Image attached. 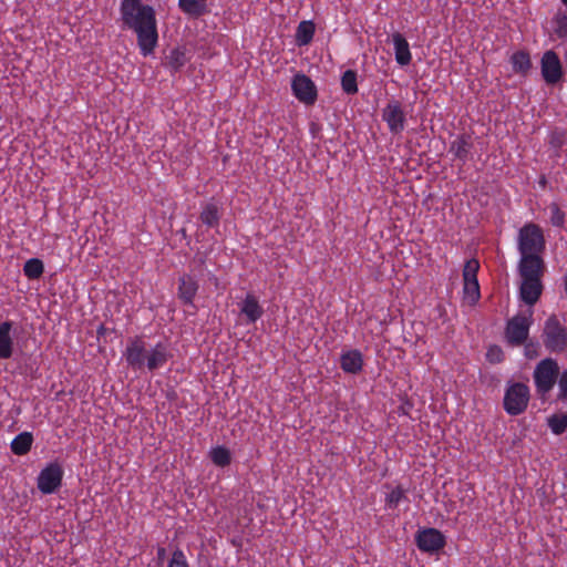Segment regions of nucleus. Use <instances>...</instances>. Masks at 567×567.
Instances as JSON below:
<instances>
[{
    "mask_svg": "<svg viewBox=\"0 0 567 567\" xmlns=\"http://www.w3.org/2000/svg\"><path fill=\"white\" fill-rule=\"evenodd\" d=\"M122 28L136 34L142 55L154 53L158 43L156 12L142 0H122L120 6Z\"/></svg>",
    "mask_w": 567,
    "mask_h": 567,
    "instance_id": "f257e3e1",
    "label": "nucleus"
},
{
    "mask_svg": "<svg viewBox=\"0 0 567 567\" xmlns=\"http://www.w3.org/2000/svg\"><path fill=\"white\" fill-rule=\"evenodd\" d=\"M520 259L518 265H529V261L545 265L540 254L545 250L546 241L542 228L534 223L525 224L518 231L517 238Z\"/></svg>",
    "mask_w": 567,
    "mask_h": 567,
    "instance_id": "f03ea898",
    "label": "nucleus"
},
{
    "mask_svg": "<svg viewBox=\"0 0 567 567\" xmlns=\"http://www.w3.org/2000/svg\"><path fill=\"white\" fill-rule=\"evenodd\" d=\"M530 260L529 265H518L520 277L519 297L527 306L533 307L540 298L544 285L542 278L546 271V265L535 264Z\"/></svg>",
    "mask_w": 567,
    "mask_h": 567,
    "instance_id": "7ed1b4c3",
    "label": "nucleus"
},
{
    "mask_svg": "<svg viewBox=\"0 0 567 567\" xmlns=\"http://www.w3.org/2000/svg\"><path fill=\"white\" fill-rule=\"evenodd\" d=\"M530 392L528 385L522 382L509 383L505 390L503 408L512 416L524 413L528 406Z\"/></svg>",
    "mask_w": 567,
    "mask_h": 567,
    "instance_id": "20e7f679",
    "label": "nucleus"
},
{
    "mask_svg": "<svg viewBox=\"0 0 567 567\" xmlns=\"http://www.w3.org/2000/svg\"><path fill=\"white\" fill-rule=\"evenodd\" d=\"M543 341L550 352L560 353L567 349V329L560 323L557 316L551 315L545 321Z\"/></svg>",
    "mask_w": 567,
    "mask_h": 567,
    "instance_id": "39448f33",
    "label": "nucleus"
},
{
    "mask_svg": "<svg viewBox=\"0 0 567 567\" xmlns=\"http://www.w3.org/2000/svg\"><path fill=\"white\" fill-rule=\"evenodd\" d=\"M559 375L558 363L550 358L542 360L534 370V382L537 393L547 394L555 385Z\"/></svg>",
    "mask_w": 567,
    "mask_h": 567,
    "instance_id": "423d86ee",
    "label": "nucleus"
},
{
    "mask_svg": "<svg viewBox=\"0 0 567 567\" xmlns=\"http://www.w3.org/2000/svg\"><path fill=\"white\" fill-rule=\"evenodd\" d=\"M480 270V262L477 259H468L463 268V299L468 305H475L481 298L480 284L477 272Z\"/></svg>",
    "mask_w": 567,
    "mask_h": 567,
    "instance_id": "0eeeda50",
    "label": "nucleus"
},
{
    "mask_svg": "<svg viewBox=\"0 0 567 567\" xmlns=\"http://www.w3.org/2000/svg\"><path fill=\"white\" fill-rule=\"evenodd\" d=\"M533 311L527 315L518 313L507 321L505 336L511 346H522L528 338Z\"/></svg>",
    "mask_w": 567,
    "mask_h": 567,
    "instance_id": "6e6552de",
    "label": "nucleus"
},
{
    "mask_svg": "<svg viewBox=\"0 0 567 567\" xmlns=\"http://www.w3.org/2000/svg\"><path fill=\"white\" fill-rule=\"evenodd\" d=\"M381 116L392 134L396 135L404 131L406 115L400 101L390 100L382 110Z\"/></svg>",
    "mask_w": 567,
    "mask_h": 567,
    "instance_id": "1a4fd4ad",
    "label": "nucleus"
},
{
    "mask_svg": "<svg viewBox=\"0 0 567 567\" xmlns=\"http://www.w3.org/2000/svg\"><path fill=\"white\" fill-rule=\"evenodd\" d=\"M62 478V466L56 462L50 463L38 476V488L43 494H52L61 486Z\"/></svg>",
    "mask_w": 567,
    "mask_h": 567,
    "instance_id": "9d476101",
    "label": "nucleus"
},
{
    "mask_svg": "<svg viewBox=\"0 0 567 567\" xmlns=\"http://www.w3.org/2000/svg\"><path fill=\"white\" fill-rule=\"evenodd\" d=\"M415 543L421 551L432 554L443 549L446 545V539L442 532L429 527L417 530Z\"/></svg>",
    "mask_w": 567,
    "mask_h": 567,
    "instance_id": "9b49d317",
    "label": "nucleus"
},
{
    "mask_svg": "<svg viewBox=\"0 0 567 567\" xmlns=\"http://www.w3.org/2000/svg\"><path fill=\"white\" fill-rule=\"evenodd\" d=\"M540 71L544 81L547 84L554 85L563 78V66L558 54L553 51H546L540 60Z\"/></svg>",
    "mask_w": 567,
    "mask_h": 567,
    "instance_id": "f8f14e48",
    "label": "nucleus"
},
{
    "mask_svg": "<svg viewBox=\"0 0 567 567\" xmlns=\"http://www.w3.org/2000/svg\"><path fill=\"white\" fill-rule=\"evenodd\" d=\"M146 353L145 342L141 337L128 339L124 352V358L128 367L134 370H142L145 367Z\"/></svg>",
    "mask_w": 567,
    "mask_h": 567,
    "instance_id": "ddd939ff",
    "label": "nucleus"
},
{
    "mask_svg": "<svg viewBox=\"0 0 567 567\" xmlns=\"http://www.w3.org/2000/svg\"><path fill=\"white\" fill-rule=\"evenodd\" d=\"M292 91L296 97L306 103L313 104L317 100V87L305 74H297L292 80Z\"/></svg>",
    "mask_w": 567,
    "mask_h": 567,
    "instance_id": "4468645a",
    "label": "nucleus"
},
{
    "mask_svg": "<svg viewBox=\"0 0 567 567\" xmlns=\"http://www.w3.org/2000/svg\"><path fill=\"white\" fill-rule=\"evenodd\" d=\"M172 357L167 344L158 342L146 353L145 367L153 372L164 367Z\"/></svg>",
    "mask_w": 567,
    "mask_h": 567,
    "instance_id": "2eb2a0df",
    "label": "nucleus"
},
{
    "mask_svg": "<svg viewBox=\"0 0 567 567\" xmlns=\"http://www.w3.org/2000/svg\"><path fill=\"white\" fill-rule=\"evenodd\" d=\"M198 288L197 280L185 274L178 279L177 297L184 306H193Z\"/></svg>",
    "mask_w": 567,
    "mask_h": 567,
    "instance_id": "dca6fc26",
    "label": "nucleus"
},
{
    "mask_svg": "<svg viewBox=\"0 0 567 567\" xmlns=\"http://www.w3.org/2000/svg\"><path fill=\"white\" fill-rule=\"evenodd\" d=\"M223 216L221 206L212 199L206 203L199 214L200 221L209 228L218 227Z\"/></svg>",
    "mask_w": 567,
    "mask_h": 567,
    "instance_id": "f3484780",
    "label": "nucleus"
},
{
    "mask_svg": "<svg viewBox=\"0 0 567 567\" xmlns=\"http://www.w3.org/2000/svg\"><path fill=\"white\" fill-rule=\"evenodd\" d=\"M392 42L394 47L395 61L401 66H405L411 63L412 54L410 45L406 39L400 32L392 34Z\"/></svg>",
    "mask_w": 567,
    "mask_h": 567,
    "instance_id": "a211bd4d",
    "label": "nucleus"
},
{
    "mask_svg": "<svg viewBox=\"0 0 567 567\" xmlns=\"http://www.w3.org/2000/svg\"><path fill=\"white\" fill-rule=\"evenodd\" d=\"M341 369L349 374H358L363 368V357L359 350H349L340 358Z\"/></svg>",
    "mask_w": 567,
    "mask_h": 567,
    "instance_id": "6ab92c4d",
    "label": "nucleus"
},
{
    "mask_svg": "<svg viewBox=\"0 0 567 567\" xmlns=\"http://www.w3.org/2000/svg\"><path fill=\"white\" fill-rule=\"evenodd\" d=\"M240 312L246 317L248 323H255L264 315V309L252 293H247L240 303Z\"/></svg>",
    "mask_w": 567,
    "mask_h": 567,
    "instance_id": "aec40b11",
    "label": "nucleus"
},
{
    "mask_svg": "<svg viewBox=\"0 0 567 567\" xmlns=\"http://www.w3.org/2000/svg\"><path fill=\"white\" fill-rule=\"evenodd\" d=\"M12 328V321H3L0 323V359H9L13 354Z\"/></svg>",
    "mask_w": 567,
    "mask_h": 567,
    "instance_id": "412c9836",
    "label": "nucleus"
},
{
    "mask_svg": "<svg viewBox=\"0 0 567 567\" xmlns=\"http://www.w3.org/2000/svg\"><path fill=\"white\" fill-rule=\"evenodd\" d=\"M473 147L472 138L467 134L458 135L451 142L450 152L460 161L465 163Z\"/></svg>",
    "mask_w": 567,
    "mask_h": 567,
    "instance_id": "4be33fe9",
    "label": "nucleus"
},
{
    "mask_svg": "<svg viewBox=\"0 0 567 567\" xmlns=\"http://www.w3.org/2000/svg\"><path fill=\"white\" fill-rule=\"evenodd\" d=\"M188 58L186 55V49L182 47L174 48L169 51L166 56V66L171 69L173 73L179 72L182 68L187 63Z\"/></svg>",
    "mask_w": 567,
    "mask_h": 567,
    "instance_id": "5701e85b",
    "label": "nucleus"
},
{
    "mask_svg": "<svg viewBox=\"0 0 567 567\" xmlns=\"http://www.w3.org/2000/svg\"><path fill=\"white\" fill-rule=\"evenodd\" d=\"M178 8L193 18H199L207 13V6L203 0H178Z\"/></svg>",
    "mask_w": 567,
    "mask_h": 567,
    "instance_id": "b1692460",
    "label": "nucleus"
},
{
    "mask_svg": "<svg viewBox=\"0 0 567 567\" xmlns=\"http://www.w3.org/2000/svg\"><path fill=\"white\" fill-rule=\"evenodd\" d=\"M33 435L30 432H22L18 434L11 442V451L16 455H25L32 446Z\"/></svg>",
    "mask_w": 567,
    "mask_h": 567,
    "instance_id": "393cba45",
    "label": "nucleus"
},
{
    "mask_svg": "<svg viewBox=\"0 0 567 567\" xmlns=\"http://www.w3.org/2000/svg\"><path fill=\"white\" fill-rule=\"evenodd\" d=\"M513 71L519 74H527L532 68L530 56L526 51H517L511 56Z\"/></svg>",
    "mask_w": 567,
    "mask_h": 567,
    "instance_id": "a878e982",
    "label": "nucleus"
},
{
    "mask_svg": "<svg viewBox=\"0 0 567 567\" xmlns=\"http://www.w3.org/2000/svg\"><path fill=\"white\" fill-rule=\"evenodd\" d=\"M548 144L555 152V156H560L563 147L567 144V133L565 130L555 128L548 135Z\"/></svg>",
    "mask_w": 567,
    "mask_h": 567,
    "instance_id": "bb28decb",
    "label": "nucleus"
},
{
    "mask_svg": "<svg viewBox=\"0 0 567 567\" xmlns=\"http://www.w3.org/2000/svg\"><path fill=\"white\" fill-rule=\"evenodd\" d=\"M315 24L311 21H302L299 23L296 32V42L298 45L308 44L313 37Z\"/></svg>",
    "mask_w": 567,
    "mask_h": 567,
    "instance_id": "cd10ccee",
    "label": "nucleus"
},
{
    "mask_svg": "<svg viewBox=\"0 0 567 567\" xmlns=\"http://www.w3.org/2000/svg\"><path fill=\"white\" fill-rule=\"evenodd\" d=\"M212 462L219 467H226L231 463L230 451L224 446H217L209 452Z\"/></svg>",
    "mask_w": 567,
    "mask_h": 567,
    "instance_id": "c85d7f7f",
    "label": "nucleus"
},
{
    "mask_svg": "<svg viewBox=\"0 0 567 567\" xmlns=\"http://www.w3.org/2000/svg\"><path fill=\"white\" fill-rule=\"evenodd\" d=\"M403 501H408L406 489L398 485L390 491V493L385 496V507L390 509H394L399 506V504Z\"/></svg>",
    "mask_w": 567,
    "mask_h": 567,
    "instance_id": "c756f323",
    "label": "nucleus"
},
{
    "mask_svg": "<svg viewBox=\"0 0 567 567\" xmlns=\"http://www.w3.org/2000/svg\"><path fill=\"white\" fill-rule=\"evenodd\" d=\"M44 271V265L42 260L38 258H31L25 261L23 266V272L29 279H39Z\"/></svg>",
    "mask_w": 567,
    "mask_h": 567,
    "instance_id": "7c9ffc66",
    "label": "nucleus"
},
{
    "mask_svg": "<svg viewBox=\"0 0 567 567\" xmlns=\"http://www.w3.org/2000/svg\"><path fill=\"white\" fill-rule=\"evenodd\" d=\"M554 32L560 40H567V12L559 10L553 18Z\"/></svg>",
    "mask_w": 567,
    "mask_h": 567,
    "instance_id": "2f4dec72",
    "label": "nucleus"
},
{
    "mask_svg": "<svg viewBox=\"0 0 567 567\" xmlns=\"http://www.w3.org/2000/svg\"><path fill=\"white\" fill-rule=\"evenodd\" d=\"M342 90L347 94H355L358 92L357 73L353 70H347L341 78Z\"/></svg>",
    "mask_w": 567,
    "mask_h": 567,
    "instance_id": "473e14b6",
    "label": "nucleus"
},
{
    "mask_svg": "<svg viewBox=\"0 0 567 567\" xmlns=\"http://www.w3.org/2000/svg\"><path fill=\"white\" fill-rule=\"evenodd\" d=\"M548 426L556 435L563 434L567 429V415L555 414L548 419Z\"/></svg>",
    "mask_w": 567,
    "mask_h": 567,
    "instance_id": "72a5a7b5",
    "label": "nucleus"
},
{
    "mask_svg": "<svg viewBox=\"0 0 567 567\" xmlns=\"http://www.w3.org/2000/svg\"><path fill=\"white\" fill-rule=\"evenodd\" d=\"M165 567H189V564L184 551L179 548H176L173 551L172 557L168 559V563Z\"/></svg>",
    "mask_w": 567,
    "mask_h": 567,
    "instance_id": "f704fd0d",
    "label": "nucleus"
},
{
    "mask_svg": "<svg viewBox=\"0 0 567 567\" xmlns=\"http://www.w3.org/2000/svg\"><path fill=\"white\" fill-rule=\"evenodd\" d=\"M550 223L555 227H563L565 224V213L559 208L557 203L549 205Z\"/></svg>",
    "mask_w": 567,
    "mask_h": 567,
    "instance_id": "c9c22d12",
    "label": "nucleus"
},
{
    "mask_svg": "<svg viewBox=\"0 0 567 567\" xmlns=\"http://www.w3.org/2000/svg\"><path fill=\"white\" fill-rule=\"evenodd\" d=\"M486 359L491 363H499L504 360V352L498 346H491L486 352Z\"/></svg>",
    "mask_w": 567,
    "mask_h": 567,
    "instance_id": "e433bc0d",
    "label": "nucleus"
},
{
    "mask_svg": "<svg viewBox=\"0 0 567 567\" xmlns=\"http://www.w3.org/2000/svg\"><path fill=\"white\" fill-rule=\"evenodd\" d=\"M558 399L559 400H567V370H564L558 379Z\"/></svg>",
    "mask_w": 567,
    "mask_h": 567,
    "instance_id": "4c0bfd02",
    "label": "nucleus"
},
{
    "mask_svg": "<svg viewBox=\"0 0 567 567\" xmlns=\"http://www.w3.org/2000/svg\"><path fill=\"white\" fill-rule=\"evenodd\" d=\"M165 557H166V549L164 547H158L157 553H156L158 567L163 566Z\"/></svg>",
    "mask_w": 567,
    "mask_h": 567,
    "instance_id": "58836bf2",
    "label": "nucleus"
},
{
    "mask_svg": "<svg viewBox=\"0 0 567 567\" xmlns=\"http://www.w3.org/2000/svg\"><path fill=\"white\" fill-rule=\"evenodd\" d=\"M538 184H539V186H540V187H543V188H544V187H546V184H547V179H546V177H545V176H542V177L539 178V181H538Z\"/></svg>",
    "mask_w": 567,
    "mask_h": 567,
    "instance_id": "ea45409f",
    "label": "nucleus"
},
{
    "mask_svg": "<svg viewBox=\"0 0 567 567\" xmlns=\"http://www.w3.org/2000/svg\"><path fill=\"white\" fill-rule=\"evenodd\" d=\"M315 128H316V124L311 123V131L315 132Z\"/></svg>",
    "mask_w": 567,
    "mask_h": 567,
    "instance_id": "a19ab883",
    "label": "nucleus"
},
{
    "mask_svg": "<svg viewBox=\"0 0 567 567\" xmlns=\"http://www.w3.org/2000/svg\"><path fill=\"white\" fill-rule=\"evenodd\" d=\"M565 6H567V0H560Z\"/></svg>",
    "mask_w": 567,
    "mask_h": 567,
    "instance_id": "79ce46f5",
    "label": "nucleus"
}]
</instances>
